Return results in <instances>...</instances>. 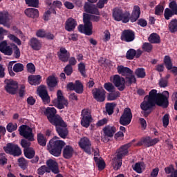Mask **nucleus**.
<instances>
[{"mask_svg": "<svg viewBox=\"0 0 177 177\" xmlns=\"http://www.w3.org/2000/svg\"><path fill=\"white\" fill-rule=\"evenodd\" d=\"M154 97H156V95H154V93H153L152 90H151L149 93V95H146L145 97V99H147V100H144L140 104V109L142 110L141 113L145 118L149 117V115L151 114V111H153V107H156Z\"/></svg>", "mask_w": 177, "mask_h": 177, "instance_id": "2", "label": "nucleus"}, {"mask_svg": "<svg viewBox=\"0 0 177 177\" xmlns=\"http://www.w3.org/2000/svg\"><path fill=\"white\" fill-rule=\"evenodd\" d=\"M113 83L120 92L125 89V79L120 76V75H115L113 76Z\"/></svg>", "mask_w": 177, "mask_h": 177, "instance_id": "19", "label": "nucleus"}, {"mask_svg": "<svg viewBox=\"0 0 177 177\" xmlns=\"http://www.w3.org/2000/svg\"><path fill=\"white\" fill-rule=\"evenodd\" d=\"M13 71L15 73H21L24 71V65L21 63H17L13 66Z\"/></svg>", "mask_w": 177, "mask_h": 177, "instance_id": "49", "label": "nucleus"}, {"mask_svg": "<svg viewBox=\"0 0 177 177\" xmlns=\"http://www.w3.org/2000/svg\"><path fill=\"white\" fill-rule=\"evenodd\" d=\"M100 16H97L95 14L91 15L88 13L83 14V24H80L77 27V30L82 34H85V35H92L93 30V25L92 21L95 23H99L100 21Z\"/></svg>", "mask_w": 177, "mask_h": 177, "instance_id": "1", "label": "nucleus"}, {"mask_svg": "<svg viewBox=\"0 0 177 177\" xmlns=\"http://www.w3.org/2000/svg\"><path fill=\"white\" fill-rule=\"evenodd\" d=\"M94 161L97 165V168L99 171H103V169L106 168V162L102 158L101 159H99V158L97 157H94Z\"/></svg>", "mask_w": 177, "mask_h": 177, "instance_id": "41", "label": "nucleus"}, {"mask_svg": "<svg viewBox=\"0 0 177 177\" xmlns=\"http://www.w3.org/2000/svg\"><path fill=\"white\" fill-rule=\"evenodd\" d=\"M24 153L26 158L31 160L35 157V149L32 147L24 149Z\"/></svg>", "mask_w": 177, "mask_h": 177, "instance_id": "37", "label": "nucleus"}, {"mask_svg": "<svg viewBox=\"0 0 177 177\" xmlns=\"http://www.w3.org/2000/svg\"><path fill=\"white\" fill-rule=\"evenodd\" d=\"M53 104L59 110H63L64 107H68V101L66 100L61 90L57 92V100L53 101Z\"/></svg>", "mask_w": 177, "mask_h": 177, "instance_id": "10", "label": "nucleus"}, {"mask_svg": "<svg viewBox=\"0 0 177 177\" xmlns=\"http://www.w3.org/2000/svg\"><path fill=\"white\" fill-rule=\"evenodd\" d=\"M8 38L9 39H10V41H12V42H15V44H17V45H18L19 46L21 45V40H20V39H19L15 35L10 34L8 35Z\"/></svg>", "mask_w": 177, "mask_h": 177, "instance_id": "51", "label": "nucleus"}, {"mask_svg": "<svg viewBox=\"0 0 177 177\" xmlns=\"http://www.w3.org/2000/svg\"><path fill=\"white\" fill-rule=\"evenodd\" d=\"M93 96L96 102L102 103L106 100V91L102 88H94L92 91Z\"/></svg>", "mask_w": 177, "mask_h": 177, "instance_id": "17", "label": "nucleus"}, {"mask_svg": "<svg viewBox=\"0 0 177 177\" xmlns=\"http://www.w3.org/2000/svg\"><path fill=\"white\" fill-rule=\"evenodd\" d=\"M84 12L86 13H90V15H96L97 16H100V11L95 6H92L91 3L86 2L84 6Z\"/></svg>", "mask_w": 177, "mask_h": 177, "instance_id": "23", "label": "nucleus"}, {"mask_svg": "<svg viewBox=\"0 0 177 177\" xmlns=\"http://www.w3.org/2000/svg\"><path fill=\"white\" fill-rule=\"evenodd\" d=\"M120 39L123 42H133L135 41V32L131 29L123 30L121 33Z\"/></svg>", "mask_w": 177, "mask_h": 177, "instance_id": "18", "label": "nucleus"}, {"mask_svg": "<svg viewBox=\"0 0 177 177\" xmlns=\"http://www.w3.org/2000/svg\"><path fill=\"white\" fill-rule=\"evenodd\" d=\"M142 142L145 147H152V146H156L160 142V139L157 138L151 139L150 136H146L142 138Z\"/></svg>", "mask_w": 177, "mask_h": 177, "instance_id": "27", "label": "nucleus"}, {"mask_svg": "<svg viewBox=\"0 0 177 177\" xmlns=\"http://www.w3.org/2000/svg\"><path fill=\"white\" fill-rule=\"evenodd\" d=\"M29 45L33 50H41V48H42V43L37 37H32L30 39Z\"/></svg>", "mask_w": 177, "mask_h": 177, "instance_id": "30", "label": "nucleus"}, {"mask_svg": "<svg viewBox=\"0 0 177 177\" xmlns=\"http://www.w3.org/2000/svg\"><path fill=\"white\" fill-rule=\"evenodd\" d=\"M136 55V50L133 48H130L127 50L126 53V58L127 60H133L135 56Z\"/></svg>", "mask_w": 177, "mask_h": 177, "instance_id": "45", "label": "nucleus"}, {"mask_svg": "<svg viewBox=\"0 0 177 177\" xmlns=\"http://www.w3.org/2000/svg\"><path fill=\"white\" fill-rule=\"evenodd\" d=\"M77 67H78V71L80 73L81 75H82V77H86V70L85 64H84V62H80V64H78Z\"/></svg>", "mask_w": 177, "mask_h": 177, "instance_id": "47", "label": "nucleus"}, {"mask_svg": "<svg viewBox=\"0 0 177 177\" xmlns=\"http://www.w3.org/2000/svg\"><path fill=\"white\" fill-rule=\"evenodd\" d=\"M136 82V77H135V75L131 74L126 76L125 84L127 85V86H131L133 84H135Z\"/></svg>", "mask_w": 177, "mask_h": 177, "instance_id": "44", "label": "nucleus"}, {"mask_svg": "<svg viewBox=\"0 0 177 177\" xmlns=\"http://www.w3.org/2000/svg\"><path fill=\"white\" fill-rule=\"evenodd\" d=\"M169 8H165L164 17L165 20H169L173 16H177V3L172 1L169 3Z\"/></svg>", "mask_w": 177, "mask_h": 177, "instance_id": "12", "label": "nucleus"}, {"mask_svg": "<svg viewBox=\"0 0 177 177\" xmlns=\"http://www.w3.org/2000/svg\"><path fill=\"white\" fill-rule=\"evenodd\" d=\"M151 91L155 95V105L162 107V109H167L169 106V92L165 91L162 93H158L156 89H152Z\"/></svg>", "mask_w": 177, "mask_h": 177, "instance_id": "4", "label": "nucleus"}, {"mask_svg": "<svg viewBox=\"0 0 177 177\" xmlns=\"http://www.w3.org/2000/svg\"><path fill=\"white\" fill-rule=\"evenodd\" d=\"M120 96H121V93H120V91H118L113 90L112 91H110V93L108 94L107 100L109 102H113L114 100H117V99H118Z\"/></svg>", "mask_w": 177, "mask_h": 177, "instance_id": "36", "label": "nucleus"}, {"mask_svg": "<svg viewBox=\"0 0 177 177\" xmlns=\"http://www.w3.org/2000/svg\"><path fill=\"white\" fill-rule=\"evenodd\" d=\"M21 146L24 149H30V146H31V142L27 141L26 139H22L21 141Z\"/></svg>", "mask_w": 177, "mask_h": 177, "instance_id": "61", "label": "nucleus"}, {"mask_svg": "<svg viewBox=\"0 0 177 177\" xmlns=\"http://www.w3.org/2000/svg\"><path fill=\"white\" fill-rule=\"evenodd\" d=\"M26 68L28 73H30V74H34L35 73V65L31 62L27 64Z\"/></svg>", "mask_w": 177, "mask_h": 177, "instance_id": "57", "label": "nucleus"}, {"mask_svg": "<svg viewBox=\"0 0 177 177\" xmlns=\"http://www.w3.org/2000/svg\"><path fill=\"white\" fill-rule=\"evenodd\" d=\"M14 56L15 59H20L21 53H20V48L16 46V44H14Z\"/></svg>", "mask_w": 177, "mask_h": 177, "instance_id": "63", "label": "nucleus"}, {"mask_svg": "<svg viewBox=\"0 0 177 177\" xmlns=\"http://www.w3.org/2000/svg\"><path fill=\"white\" fill-rule=\"evenodd\" d=\"M27 6L30 8H39V0H25Z\"/></svg>", "mask_w": 177, "mask_h": 177, "instance_id": "48", "label": "nucleus"}, {"mask_svg": "<svg viewBox=\"0 0 177 177\" xmlns=\"http://www.w3.org/2000/svg\"><path fill=\"white\" fill-rule=\"evenodd\" d=\"M162 123L164 128H167L169 125V115L165 114L162 118Z\"/></svg>", "mask_w": 177, "mask_h": 177, "instance_id": "60", "label": "nucleus"}, {"mask_svg": "<svg viewBox=\"0 0 177 177\" xmlns=\"http://www.w3.org/2000/svg\"><path fill=\"white\" fill-rule=\"evenodd\" d=\"M3 150L6 154L13 156V157H20L22 153L21 149L17 144L15 143H7L6 147H3Z\"/></svg>", "mask_w": 177, "mask_h": 177, "instance_id": "8", "label": "nucleus"}, {"mask_svg": "<svg viewBox=\"0 0 177 177\" xmlns=\"http://www.w3.org/2000/svg\"><path fill=\"white\" fill-rule=\"evenodd\" d=\"M45 172H46L47 174H49V172H50V170H49L48 167H46V165H43L37 169V174L39 175H44Z\"/></svg>", "mask_w": 177, "mask_h": 177, "instance_id": "54", "label": "nucleus"}, {"mask_svg": "<svg viewBox=\"0 0 177 177\" xmlns=\"http://www.w3.org/2000/svg\"><path fill=\"white\" fill-rule=\"evenodd\" d=\"M140 17V7L139 6H134L131 15L129 16V20L131 23H135L138 21Z\"/></svg>", "mask_w": 177, "mask_h": 177, "instance_id": "26", "label": "nucleus"}, {"mask_svg": "<svg viewBox=\"0 0 177 177\" xmlns=\"http://www.w3.org/2000/svg\"><path fill=\"white\" fill-rule=\"evenodd\" d=\"M118 74H120L123 77H127L128 75H132L133 71L128 67H125L122 65L118 66L117 67Z\"/></svg>", "mask_w": 177, "mask_h": 177, "instance_id": "32", "label": "nucleus"}, {"mask_svg": "<svg viewBox=\"0 0 177 177\" xmlns=\"http://www.w3.org/2000/svg\"><path fill=\"white\" fill-rule=\"evenodd\" d=\"M42 81V77L39 75H30L28 77V82L30 85H39Z\"/></svg>", "mask_w": 177, "mask_h": 177, "instance_id": "29", "label": "nucleus"}, {"mask_svg": "<svg viewBox=\"0 0 177 177\" xmlns=\"http://www.w3.org/2000/svg\"><path fill=\"white\" fill-rule=\"evenodd\" d=\"M19 135L23 136L29 142H34V134L32 133V129L28 125H21L19 128Z\"/></svg>", "mask_w": 177, "mask_h": 177, "instance_id": "11", "label": "nucleus"}, {"mask_svg": "<svg viewBox=\"0 0 177 177\" xmlns=\"http://www.w3.org/2000/svg\"><path fill=\"white\" fill-rule=\"evenodd\" d=\"M41 114H44L47 117V120L52 125L58 122V121L63 119L60 115L57 114V111L55 107H41Z\"/></svg>", "mask_w": 177, "mask_h": 177, "instance_id": "5", "label": "nucleus"}, {"mask_svg": "<svg viewBox=\"0 0 177 177\" xmlns=\"http://www.w3.org/2000/svg\"><path fill=\"white\" fill-rule=\"evenodd\" d=\"M164 12V6L162 5H158L155 8V15L156 16H161Z\"/></svg>", "mask_w": 177, "mask_h": 177, "instance_id": "56", "label": "nucleus"}, {"mask_svg": "<svg viewBox=\"0 0 177 177\" xmlns=\"http://www.w3.org/2000/svg\"><path fill=\"white\" fill-rule=\"evenodd\" d=\"M76 93L81 95V93H84V85L80 80H76L75 82V88L74 90Z\"/></svg>", "mask_w": 177, "mask_h": 177, "instance_id": "42", "label": "nucleus"}, {"mask_svg": "<svg viewBox=\"0 0 177 177\" xmlns=\"http://www.w3.org/2000/svg\"><path fill=\"white\" fill-rule=\"evenodd\" d=\"M92 122V111L89 109H84L81 112V125L84 128H89Z\"/></svg>", "mask_w": 177, "mask_h": 177, "instance_id": "9", "label": "nucleus"}, {"mask_svg": "<svg viewBox=\"0 0 177 177\" xmlns=\"http://www.w3.org/2000/svg\"><path fill=\"white\" fill-rule=\"evenodd\" d=\"M64 146H66L64 141L51 139L47 145V149L50 154L54 156V157H60L62 150H63Z\"/></svg>", "mask_w": 177, "mask_h": 177, "instance_id": "3", "label": "nucleus"}, {"mask_svg": "<svg viewBox=\"0 0 177 177\" xmlns=\"http://www.w3.org/2000/svg\"><path fill=\"white\" fill-rule=\"evenodd\" d=\"M12 24V18L8 11L0 12V25L7 28H10Z\"/></svg>", "mask_w": 177, "mask_h": 177, "instance_id": "16", "label": "nucleus"}, {"mask_svg": "<svg viewBox=\"0 0 177 177\" xmlns=\"http://www.w3.org/2000/svg\"><path fill=\"white\" fill-rule=\"evenodd\" d=\"M148 41L150 44H160L161 37L157 33H152L149 35Z\"/></svg>", "mask_w": 177, "mask_h": 177, "instance_id": "39", "label": "nucleus"}, {"mask_svg": "<svg viewBox=\"0 0 177 177\" xmlns=\"http://www.w3.org/2000/svg\"><path fill=\"white\" fill-rule=\"evenodd\" d=\"M57 55L58 56L59 60L63 63H67L71 56L70 52H68V50H67V49H66L64 47H61Z\"/></svg>", "mask_w": 177, "mask_h": 177, "instance_id": "21", "label": "nucleus"}, {"mask_svg": "<svg viewBox=\"0 0 177 177\" xmlns=\"http://www.w3.org/2000/svg\"><path fill=\"white\" fill-rule=\"evenodd\" d=\"M47 168L49 171H52L53 174H59V165L57 162L52 159H50L46 161Z\"/></svg>", "mask_w": 177, "mask_h": 177, "instance_id": "28", "label": "nucleus"}, {"mask_svg": "<svg viewBox=\"0 0 177 177\" xmlns=\"http://www.w3.org/2000/svg\"><path fill=\"white\" fill-rule=\"evenodd\" d=\"M132 146V143L129 142L120 147L117 151L116 158L118 160H122L123 157L128 156L129 151L128 149Z\"/></svg>", "mask_w": 177, "mask_h": 177, "instance_id": "20", "label": "nucleus"}, {"mask_svg": "<svg viewBox=\"0 0 177 177\" xmlns=\"http://www.w3.org/2000/svg\"><path fill=\"white\" fill-rule=\"evenodd\" d=\"M36 36L38 38H45L46 37V31L44 29H39L36 32Z\"/></svg>", "mask_w": 177, "mask_h": 177, "instance_id": "59", "label": "nucleus"}, {"mask_svg": "<svg viewBox=\"0 0 177 177\" xmlns=\"http://www.w3.org/2000/svg\"><path fill=\"white\" fill-rule=\"evenodd\" d=\"M79 146L88 156L92 154V143L88 137L82 138L79 142Z\"/></svg>", "mask_w": 177, "mask_h": 177, "instance_id": "14", "label": "nucleus"}, {"mask_svg": "<svg viewBox=\"0 0 177 177\" xmlns=\"http://www.w3.org/2000/svg\"><path fill=\"white\" fill-rule=\"evenodd\" d=\"M1 52V53H3L6 56H12V55L13 54V50L12 49V47H10V46L6 47Z\"/></svg>", "mask_w": 177, "mask_h": 177, "instance_id": "55", "label": "nucleus"}, {"mask_svg": "<svg viewBox=\"0 0 177 177\" xmlns=\"http://www.w3.org/2000/svg\"><path fill=\"white\" fill-rule=\"evenodd\" d=\"M115 106H117V104L114 102H107L106 104L105 109L109 115H113Z\"/></svg>", "mask_w": 177, "mask_h": 177, "instance_id": "40", "label": "nucleus"}, {"mask_svg": "<svg viewBox=\"0 0 177 177\" xmlns=\"http://www.w3.org/2000/svg\"><path fill=\"white\" fill-rule=\"evenodd\" d=\"M104 89H106V91H107V92H113V91L115 89V87H114V85H113V84L110 82L105 83L104 84Z\"/></svg>", "mask_w": 177, "mask_h": 177, "instance_id": "58", "label": "nucleus"}, {"mask_svg": "<svg viewBox=\"0 0 177 177\" xmlns=\"http://www.w3.org/2000/svg\"><path fill=\"white\" fill-rule=\"evenodd\" d=\"M142 48L144 52H147V53H150V52L153 50V45H151V44L150 43L145 42L142 44Z\"/></svg>", "mask_w": 177, "mask_h": 177, "instance_id": "50", "label": "nucleus"}, {"mask_svg": "<svg viewBox=\"0 0 177 177\" xmlns=\"http://www.w3.org/2000/svg\"><path fill=\"white\" fill-rule=\"evenodd\" d=\"M37 92L44 104H49V103H50V97L49 96V94H48V91H46L45 88H39L37 89Z\"/></svg>", "mask_w": 177, "mask_h": 177, "instance_id": "22", "label": "nucleus"}, {"mask_svg": "<svg viewBox=\"0 0 177 177\" xmlns=\"http://www.w3.org/2000/svg\"><path fill=\"white\" fill-rule=\"evenodd\" d=\"M131 121H132V111L129 108H126L120 118L119 122L120 125L127 127L131 124Z\"/></svg>", "mask_w": 177, "mask_h": 177, "instance_id": "13", "label": "nucleus"}, {"mask_svg": "<svg viewBox=\"0 0 177 177\" xmlns=\"http://www.w3.org/2000/svg\"><path fill=\"white\" fill-rule=\"evenodd\" d=\"M63 157L66 160H70L71 157H73V154H74V148L71 145H66L63 150Z\"/></svg>", "mask_w": 177, "mask_h": 177, "instance_id": "33", "label": "nucleus"}, {"mask_svg": "<svg viewBox=\"0 0 177 177\" xmlns=\"http://www.w3.org/2000/svg\"><path fill=\"white\" fill-rule=\"evenodd\" d=\"M135 75L137 78H145V77H146V71H145L143 68H138L135 71Z\"/></svg>", "mask_w": 177, "mask_h": 177, "instance_id": "46", "label": "nucleus"}, {"mask_svg": "<svg viewBox=\"0 0 177 177\" xmlns=\"http://www.w3.org/2000/svg\"><path fill=\"white\" fill-rule=\"evenodd\" d=\"M103 131L104 135H105L106 136H108L109 138H113V136H114V134L117 132V129L114 126L111 127L110 125H108L103 129Z\"/></svg>", "mask_w": 177, "mask_h": 177, "instance_id": "35", "label": "nucleus"}, {"mask_svg": "<svg viewBox=\"0 0 177 177\" xmlns=\"http://www.w3.org/2000/svg\"><path fill=\"white\" fill-rule=\"evenodd\" d=\"M64 71L66 75L70 76L73 74V66L70 65H66L64 69Z\"/></svg>", "mask_w": 177, "mask_h": 177, "instance_id": "62", "label": "nucleus"}, {"mask_svg": "<svg viewBox=\"0 0 177 177\" xmlns=\"http://www.w3.org/2000/svg\"><path fill=\"white\" fill-rule=\"evenodd\" d=\"M53 125L55 127L56 131L60 138L62 139H66V138H67L68 136V129H67V124L64 122L63 119L58 120Z\"/></svg>", "mask_w": 177, "mask_h": 177, "instance_id": "7", "label": "nucleus"}, {"mask_svg": "<svg viewBox=\"0 0 177 177\" xmlns=\"http://www.w3.org/2000/svg\"><path fill=\"white\" fill-rule=\"evenodd\" d=\"M15 63H16V61H11L8 66V71L10 77H15V75H16V73L13 72V64H15Z\"/></svg>", "mask_w": 177, "mask_h": 177, "instance_id": "52", "label": "nucleus"}, {"mask_svg": "<svg viewBox=\"0 0 177 177\" xmlns=\"http://www.w3.org/2000/svg\"><path fill=\"white\" fill-rule=\"evenodd\" d=\"M129 16L131 13L124 10L118 7L113 9L112 17L115 21H122L124 24L129 23Z\"/></svg>", "mask_w": 177, "mask_h": 177, "instance_id": "6", "label": "nucleus"}, {"mask_svg": "<svg viewBox=\"0 0 177 177\" xmlns=\"http://www.w3.org/2000/svg\"><path fill=\"white\" fill-rule=\"evenodd\" d=\"M6 129L8 132H14V131H16L17 129V124H13L12 122H10L7 124Z\"/></svg>", "mask_w": 177, "mask_h": 177, "instance_id": "53", "label": "nucleus"}, {"mask_svg": "<svg viewBox=\"0 0 177 177\" xmlns=\"http://www.w3.org/2000/svg\"><path fill=\"white\" fill-rule=\"evenodd\" d=\"M46 84L50 89H53V88H56L59 82L57 81V77L55 75H50L46 79Z\"/></svg>", "mask_w": 177, "mask_h": 177, "instance_id": "34", "label": "nucleus"}, {"mask_svg": "<svg viewBox=\"0 0 177 177\" xmlns=\"http://www.w3.org/2000/svg\"><path fill=\"white\" fill-rule=\"evenodd\" d=\"M77 20L73 19V17H69L68 19H66L65 22V26L64 28L66 31H68V32H71L72 31H74L75 30V28L77 27Z\"/></svg>", "mask_w": 177, "mask_h": 177, "instance_id": "24", "label": "nucleus"}, {"mask_svg": "<svg viewBox=\"0 0 177 177\" xmlns=\"http://www.w3.org/2000/svg\"><path fill=\"white\" fill-rule=\"evenodd\" d=\"M37 142L39 146H42L43 147L46 146V138H45V136L41 133L37 134Z\"/></svg>", "mask_w": 177, "mask_h": 177, "instance_id": "43", "label": "nucleus"}, {"mask_svg": "<svg viewBox=\"0 0 177 177\" xmlns=\"http://www.w3.org/2000/svg\"><path fill=\"white\" fill-rule=\"evenodd\" d=\"M5 90L10 95H16L17 89L19 88V84L17 82L13 80H5Z\"/></svg>", "mask_w": 177, "mask_h": 177, "instance_id": "15", "label": "nucleus"}, {"mask_svg": "<svg viewBox=\"0 0 177 177\" xmlns=\"http://www.w3.org/2000/svg\"><path fill=\"white\" fill-rule=\"evenodd\" d=\"M164 64L167 70H171V73L174 75H177V66H172V60H171V57L166 55L164 57Z\"/></svg>", "mask_w": 177, "mask_h": 177, "instance_id": "25", "label": "nucleus"}, {"mask_svg": "<svg viewBox=\"0 0 177 177\" xmlns=\"http://www.w3.org/2000/svg\"><path fill=\"white\" fill-rule=\"evenodd\" d=\"M24 13L28 17H30L31 19H38L39 17V11L36 8H27L25 10Z\"/></svg>", "mask_w": 177, "mask_h": 177, "instance_id": "31", "label": "nucleus"}, {"mask_svg": "<svg viewBox=\"0 0 177 177\" xmlns=\"http://www.w3.org/2000/svg\"><path fill=\"white\" fill-rule=\"evenodd\" d=\"M168 30L171 34L177 32V19H173L170 21L168 25Z\"/></svg>", "mask_w": 177, "mask_h": 177, "instance_id": "38", "label": "nucleus"}, {"mask_svg": "<svg viewBox=\"0 0 177 177\" xmlns=\"http://www.w3.org/2000/svg\"><path fill=\"white\" fill-rule=\"evenodd\" d=\"M8 164V158L3 153H0V165H6Z\"/></svg>", "mask_w": 177, "mask_h": 177, "instance_id": "64", "label": "nucleus"}]
</instances>
